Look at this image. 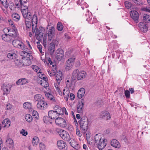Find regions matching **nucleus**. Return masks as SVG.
Returning <instances> with one entry per match:
<instances>
[{"label": "nucleus", "mask_w": 150, "mask_h": 150, "mask_svg": "<svg viewBox=\"0 0 150 150\" xmlns=\"http://www.w3.org/2000/svg\"><path fill=\"white\" fill-rule=\"evenodd\" d=\"M55 33V29L53 26L47 28L46 33L43 37V44L45 47L47 45V35L48 36V42H50L54 38Z\"/></svg>", "instance_id": "1"}, {"label": "nucleus", "mask_w": 150, "mask_h": 150, "mask_svg": "<svg viewBox=\"0 0 150 150\" xmlns=\"http://www.w3.org/2000/svg\"><path fill=\"white\" fill-rule=\"evenodd\" d=\"M79 122L82 130L84 132H86L88 129V120L87 117L83 116L82 117Z\"/></svg>", "instance_id": "2"}, {"label": "nucleus", "mask_w": 150, "mask_h": 150, "mask_svg": "<svg viewBox=\"0 0 150 150\" xmlns=\"http://www.w3.org/2000/svg\"><path fill=\"white\" fill-rule=\"evenodd\" d=\"M79 71L78 69H76L73 71L72 75V79L74 80L77 79L79 80L85 77L86 73L85 71H83L79 72Z\"/></svg>", "instance_id": "3"}, {"label": "nucleus", "mask_w": 150, "mask_h": 150, "mask_svg": "<svg viewBox=\"0 0 150 150\" xmlns=\"http://www.w3.org/2000/svg\"><path fill=\"white\" fill-rule=\"evenodd\" d=\"M45 33V30L44 28L40 27H39V29L36 28L35 34L37 39L38 41H40L41 40H42L43 41V36Z\"/></svg>", "instance_id": "4"}, {"label": "nucleus", "mask_w": 150, "mask_h": 150, "mask_svg": "<svg viewBox=\"0 0 150 150\" xmlns=\"http://www.w3.org/2000/svg\"><path fill=\"white\" fill-rule=\"evenodd\" d=\"M4 32L8 33L9 35L13 38H15L18 35L17 30L16 27L10 28H5L3 29Z\"/></svg>", "instance_id": "5"}, {"label": "nucleus", "mask_w": 150, "mask_h": 150, "mask_svg": "<svg viewBox=\"0 0 150 150\" xmlns=\"http://www.w3.org/2000/svg\"><path fill=\"white\" fill-rule=\"evenodd\" d=\"M32 32H31L29 31V36L31 37L33 36V34L35 33L36 30L37 24L38 23L37 17L36 15L34 14L32 18Z\"/></svg>", "instance_id": "6"}, {"label": "nucleus", "mask_w": 150, "mask_h": 150, "mask_svg": "<svg viewBox=\"0 0 150 150\" xmlns=\"http://www.w3.org/2000/svg\"><path fill=\"white\" fill-rule=\"evenodd\" d=\"M75 58L74 57L70 58L67 60L66 62L65 65V69L67 71L70 70L74 64Z\"/></svg>", "instance_id": "7"}, {"label": "nucleus", "mask_w": 150, "mask_h": 150, "mask_svg": "<svg viewBox=\"0 0 150 150\" xmlns=\"http://www.w3.org/2000/svg\"><path fill=\"white\" fill-rule=\"evenodd\" d=\"M12 45L15 47L23 50H25V45L21 41L19 40H13L12 41Z\"/></svg>", "instance_id": "8"}, {"label": "nucleus", "mask_w": 150, "mask_h": 150, "mask_svg": "<svg viewBox=\"0 0 150 150\" xmlns=\"http://www.w3.org/2000/svg\"><path fill=\"white\" fill-rule=\"evenodd\" d=\"M55 122L58 126L62 127H65L67 123L65 119L62 117H58L55 120Z\"/></svg>", "instance_id": "9"}, {"label": "nucleus", "mask_w": 150, "mask_h": 150, "mask_svg": "<svg viewBox=\"0 0 150 150\" xmlns=\"http://www.w3.org/2000/svg\"><path fill=\"white\" fill-rule=\"evenodd\" d=\"M59 135L66 141L69 140L70 137L68 133L64 130H60L58 132Z\"/></svg>", "instance_id": "10"}, {"label": "nucleus", "mask_w": 150, "mask_h": 150, "mask_svg": "<svg viewBox=\"0 0 150 150\" xmlns=\"http://www.w3.org/2000/svg\"><path fill=\"white\" fill-rule=\"evenodd\" d=\"M148 26V23L143 22H140L138 24V27L140 30L144 33L147 31Z\"/></svg>", "instance_id": "11"}, {"label": "nucleus", "mask_w": 150, "mask_h": 150, "mask_svg": "<svg viewBox=\"0 0 150 150\" xmlns=\"http://www.w3.org/2000/svg\"><path fill=\"white\" fill-rule=\"evenodd\" d=\"M85 103V100L82 99L79 101L77 105V112L78 113H82L83 111V105Z\"/></svg>", "instance_id": "12"}, {"label": "nucleus", "mask_w": 150, "mask_h": 150, "mask_svg": "<svg viewBox=\"0 0 150 150\" xmlns=\"http://www.w3.org/2000/svg\"><path fill=\"white\" fill-rule=\"evenodd\" d=\"M130 16L132 18L136 23L139 22V14L136 11H131L130 13Z\"/></svg>", "instance_id": "13"}, {"label": "nucleus", "mask_w": 150, "mask_h": 150, "mask_svg": "<svg viewBox=\"0 0 150 150\" xmlns=\"http://www.w3.org/2000/svg\"><path fill=\"white\" fill-rule=\"evenodd\" d=\"M75 80L72 79V76L71 78L67 79L65 82L67 86L72 90L74 88V81Z\"/></svg>", "instance_id": "14"}, {"label": "nucleus", "mask_w": 150, "mask_h": 150, "mask_svg": "<svg viewBox=\"0 0 150 150\" xmlns=\"http://www.w3.org/2000/svg\"><path fill=\"white\" fill-rule=\"evenodd\" d=\"M97 144V147L99 150H102L103 149L107 144V140L104 138L99 142Z\"/></svg>", "instance_id": "15"}, {"label": "nucleus", "mask_w": 150, "mask_h": 150, "mask_svg": "<svg viewBox=\"0 0 150 150\" xmlns=\"http://www.w3.org/2000/svg\"><path fill=\"white\" fill-rule=\"evenodd\" d=\"M57 145L58 148L61 150H66L67 148V145L64 141L60 140L57 141Z\"/></svg>", "instance_id": "16"}, {"label": "nucleus", "mask_w": 150, "mask_h": 150, "mask_svg": "<svg viewBox=\"0 0 150 150\" xmlns=\"http://www.w3.org/2000/svg\"><path fill=\"white\" fill-rule=\"evenodd\" d=\"M55 58L58 61L62 59L64 56V53L63 50L60 49H57L56 53Z\"/></svg>", "instance_id": "17"}, {"label": "nucleus", "mask_w": 150, "mask_h": 150, "mask_svg": "<svg viewBox=\"0 0 150 150\" xmlns=\"http://www.w3.org/2000/svg\"><path fill=\"white\" fill-rule=\"evenodd\" d=\"M21 11L24 18L28 20L31 19V13L28 12V9H21Z\"/></svg>", "instance_id": "18"}, {"label": "nucleus", "mask_w": 150, "mask_h": 150, "mask_svg": "<svg viewBox=\"0 0 150 150\" xmlns=\"http://www.w3.org/2000/svg\"><path fill=\"white\" fill-rule=\"evenodd\" d=\"M11 88V86L8 83H4L1 87V89L3 91L4 94H8Z\"/></svg>", "instance_id": "19"}, {"label": "nucleus", "mask_w": 150, "mask_h": 150, "mask_svg": "<svg viewBox=\"0 0 150 150\" xmlns=\"http://www.w3.org/2000/svg\"><path fill=\"white\" fill-rule=\"evenodd\" d=\"M11 124V122L8 119H5L2 122V124L1 125V128H4L6 129L9 127Z\"/></svg>", "instance_id": "20"}, {"label": "nucleus", "mask_w": 150, "mask_h": 150, "mask_svg": "<svg viewBox=\"0 0 150 150\" xmlns=\"http://www.w3.org/2000/svg\"><path fill=\"white\" fill-rule=\"evenodd\" d=\"M47 104L43 100L38 102L37 104V108L39 109L43 110L47 107Z\"/></svg>", "instance_id": "21"}, {"label": "nucleus", "mask_w": 150, "mask_h": 150, "mask_svg": "<svg viewBox=\"0 0 150 150\" xmlns=\"http://www.w3.org/2000/svg\"><path fill=\"white\" fill-rule=\"evenodd\" d=\"M67 141H68L71 146L75 149H79V144L75 140L73 139H71L70 138L69 140Z\"/></svg>", "instance_id": "22"}, {"label": "nucleus", "mask_w": 150, "mask_h": 150, "mask_svg": "<svg viewBox=\"0 0 150 150\" xmlns=\"http://www.w3.org/2000/svg\"><path fill=\"white\" fill-rule=\"evenodd\" d=\"M2 39L4 41L10 42L13 39V38L9 35V34H6L3 35L2 36Z\"/></svg>", "instance_id": "23"}, {"label": "nucleus", "mask_w": 150, "mask_h": 150, "mask_svg": "<svg viewBox=\"0 0 150 150\" xmlns=\"http://www.w3.org/2000/svg\"><path fill=\"white\" fill-rule=\"evenodd\" d=\"M48 115L50 117L52 120L54 119L59 116L57 112H56L54 110H51L48 112Z\"/></svg>", "instance_id": "24"}, {"label": "nucleus", "mask_w": 150, "mask_h": 150, "mask_svg": "<svg viewBox=\"0 0 150 150\" xmlns=\"http://www.w3.org/2000/svg\"><path fill=\"white\" fill-rule=\"evenodd\" d=\"M70 94V90L68 88H66L64 89L63 90V94L64 98L65 100L67 101L69 95Z\"/></svg>", "instance_id": "25"}, {"label": "nucleus", "mask_w": 150, "mask_h": 150, "mask_svg": "<svg viewBox=\"0 0 150 150\" xmlns=\"http://www.w3.org/2000/svg\"><path fill=\"white\" fill-rule=\"evenodd\" d=\"M32 105L30 102H25L23 104V107L26 110H28L29 111L32 110Z\"/></svg>", "instance_id": "26"}, {"label": "nucleus", "mask_w": 150, "mask_h": 150, "mask_svg": "<svg viewBox=\"0 0 150 150\" xmlns=\"http://www.w3.org/2000/svg\"><path fill=\"white\" fill-rule=\"evenodd\" d=\"M40 84L44 87L46 88L48 86L49 83L48 82V80L47 78L42 80L39 79Z\"/></svg>", "instance_id": "27"}, {"label": "nucleus", "mask_w": 150, "mask_h": 150, "mask_svg": "<svg viewBox=\"0 0 150 150\" xmlns=\"http://www.w3.org/2000/svg\"><path fill=\"white\" fill-rule=\"evenodd\" d=\"M100 117L104 118L106 120H108L110 118V113L107 111L102 112L100 114Z\"/></svg>", "instance_id": "28"}, {"label": "nucleus", "mask_w": 150, "mask_h": 150, "mask_svg": "<svg viewBox=\"0 0 150 150\" xmlns=\"http://www.w3.org/2000/svg\"><path fill=\"white\" fill-rule=\"evenodd\" d=\"M54 111L59 115H63L62 108L58 105H55L54 108Z\"/></svg>", "instance_id": "29"}, {"label": "nucleus", "mask_w": 150, "mask_h": 150, "mask_svg": "<svg viewBox=\"0 0 150 150\" xmlns=\"http://www.w3.org/2000/svg\"><path fill=\"white\" fill-rule=\"evenodd\" d=\"M13 62H14L15 66L18 67H21L24 65L22 61L20 59H15L13 61Z\"/></svg>", "instance_id": "30"}, {"label": "nucleus", "mask_w": 150, "mask_h": 150, "mask_svg": "<svg viewBox=\"0 0 150 150\" xmlns=\"http://www.w3.org/2000/svg\"><path fill=\"white\" fill-rule=\"evenodd\" d=\"M111 144L112 146L116 148H119L120 147L119 142L115 139L112 140L111 142Z\"/></svg>", "instance_id": "31"}, {"label": "nucleus", "mask_w": 150, "mask_h": 150, "mask_svg": "<svg viewBox=\"0 0 150 150\" xmlns=\"http://www.w3.org/2000/svg\"><path fill=\"white\" fill-rule=\"evenodd\" d=\"M85 90L83 88H81L78 91L77 97L81 99L84 96L85 93Z\"/></svg>", "instance_id": "32"}, {"label": "nucleus", "mask_w": 150, "mask_h": 150, "mask_svg": "<svg viewBox=\"0 0 150 150\" xmlns=\"http://www.w3.org/2000/svg\"><path fill=\"white\" fill-rule=\"evenodd\" d=\"M32 20L31 21H25V23L27 31H30L32 29Z\"/></svg>", "instance_id": "33"}, {"label": "nucleus", "mask_w": 150, "mask_h": 150, "mask_svg": "<svg viewBox=\"0 0 150 150\" xmlns=\"http://www.w3.org/2000/svg\"><path fill=\"white\" fill-rule=\"evenodd\" d=\"M62 73L61 71H59L57 73L56 78L58 84H59L60 82L62 80Z\"/></svg>", "instance_id": "34"}, {"label": "nucleus", "mask_w": 150, "mask_h": 150, "mask_svg": "<svg viewBox=\"0 0 150 150\" xmlns=\"http://www.w3.org/2000/svg\"><path fill=\"white\" fill-rule=\"evenodd\" d=\"M43 98L42 96L40 94H37L35 95L34 96V100L38 102L43 101Z\"/></svg>", "instance_id": "35"}, {"label": "nucleus", "mask_w": 150, "mask_h": 150, "mask_svg": "<svg viewBox=\"0 0 150 150\" xmlns=\"http://www.w3.org/2000/svg\"><path fill=\"white\" fill-rule=\"evenodd\" d=\"M29 52L28 51L27 52L21 51L19 52V54L22 56V59L26 58L27 57L30 56V54Z\"/></svg>", "instance_id": "36"}, {"label": "nucleus", "mask_w": 150, "mask_h": 150, "mask_svg": "<svg viewBox=\"0 0 150 150\" xmlns=\"http://www.w3.org/2000/svg\"><path fill=\"white\" fill-rule=\"evenodd\" d=\"M7 146L9 148L12 149L13 147L14 144L13 140L10 138L8 139L6 141Z\"/></svg>", "instance_id": "37"}, {"label": "nucleus", "mask_w": 150, "mask_h": 150, "mask_svg": "<svg viewBox=\"0 0 150 150\" xmlns=\"http://www.w3.org/2000/svg\"><path fill=\"white\" fill-rule=\"evenodd\" d=\"M52 120L50 117L45 116L43 117L44 122L47 124H51Z\"/></svg>", "instance_id": "38"}, {"label": "nucleus", "mask_w": 150, "mask_h": 150, "mask_svg": "<svg viewBox=\"0 0 150 150\" xmlns=\"http://www.w3.org/2000/svg\"><path fill=\"white\" fill-rule=\"evenodd\" d=\"M54 49V44L53 42L51 43L48 49V50L50 52L51 54H53L55 51Z\"/></svg>", "instance_id": "39"}, {"label": "nucleus", "mask_w": 150, "mask_h": 150, "mask_svg": "<svg viewBox=\"0 0 150 150\" xmlns=\"http://www.w3.org/2000/svg\"><path fill=\"white\" fill-rule=\"evenodd\" d=\"M8 57L11 59H13V60L16 58L17 56L15 53H10L7 54Z\"/></svg>", "instance_id": "40"}, {"label": "nucleus", "mask_w": 150, "mask_h": 150, "mask_svg": "<svg viewBox=\"0 0 150 150\" xmlns=\"http://www.w3.org/2000/svg\"><path fill=\"white\" fill-rule=\"evenodd\" d=\"M103 138H104L103 137H101L100 134H97L94 136V139L96 143H98Z\"/></svg>", "instance_id": "41"}, {"label": "nucleus", "mask_w": 150, "mask_h": 150, "mask_svg": "<svg viewBox=\"0 0 150 150\" xmlns=\"http://www.w3.org/2000/svg\"><path fill=\"white\" fill-rule=\"evenodd\" d=\"M12 17L13 19L16 21H19L20 18V16L18 13H13Z\"/></svg>", "instance_id": "42"}, {"label": "nucleus", "mask_w": 150, "mask_h": 150, "mask_svg": "<svg viewBox=\"0 0 150 150\" xmlns=\"http://www.w3.org/2000/svg\"><path fill=\"white\" fill-rule=\"evenodd\" d=\"M149 22H150V16L146 14H144L143 16V22L148 23Z\"/></svg>", "instance_id": "43"}, {"label": "nucleus", "mask_w": 150, "mask_h": 150, "mask_svg": "<svg viewBox=\"0 0 150 150\" xmlns=\"http://www.w3.org/2000/svg\"><path fill=\"white\" fill-rule=\"evenodd\" d=\"M25 60L24 63H23L24 65L25 66H29L31 64V61L30 60L29 56L27 57V58L23 59Z\"/></svg>", "instance_id": "44"}, {"label": "nucleus", "mask_w": 150, "mask_h": 150, "mask_svg": "<svg viewBox=\"0 0 150 150\" xmlns=\"http://www.w3.org/2000/svg\"><path fill=\"white\" fill-rule=\"evenodd\" d=\"M39 141V139L38 137H35L32 140V144L34 146H36Z\"/></svg>", "instance_id": "45"}, {"label": "nucleus", "mask_w": 150, "mask_h": 150, "mask_svg": "<svg viewBox=\"0 0 150 150\" xmlns=\"http://www.w3.org/2000/svg\"><path fill=\"white\" fill-rule=\"evenodd\" d=\"M32 68L34 71L37 73L38 74L41 72V70L37 66L32 65Z\"/></svg>", "instance_id": "46"}, {"label": "nucleus", "mask_w": 150, "mask_h": 150, "mask_svg": "<svg viewBox=\"0 0 150 150\" xmlns=\"http://www.w3.org/2000/svg\"><path fill=\"white\" fill-rule=\"evenodd\" d=\"M25 119L26 120L29 122H31L33 120V117L30 114H26L25 116Z\"/></svg>", "instance_id": "47"}, {"label": "nucleus", "mask_w": 150, "mask_h": 150, "mask_svg": "<svg viewBox=\"0 0 150 150\" xmlns=\"http://www.w3.org/2000/svg\"><path fill=\"white\" fill-rule=\"evenodd\" d=\"M63 28L62 23L60 22H58L57 25V28L59 31L62 30Z\"/></svg>", "instance_id": "48"}, {"label": "nucleus", "mask_w": 150, "mask_h": 150, "mask_svg": "<svg viewBox=\"0 0 150 150\" xmlns=\"http://www.w3.org/2000/svg\"><path fill=\"white\" fill-rule=\"evenodd\" d=\"M38 77L41 79V80L44 79H45V78H47L45 76V74H42L41 72H40V73H38Z\"/></svg>", "instance_id": "49"}, {"label": "nucleus", "mask_w": 150, "mask_h": 150, "mask_svg": "<svg viewBox=\"0 0 150 150\" xmlns=\"http://www.w3.org/2000/svg\"><path fill=\"white\" fill-rule=\"evenodd\" d=\"M1 3L5 8H8V3L7 0H0Z\"/></svg>", "instance_id": "50"}, {"label": "nucleus", "mask_w": 150, "mask_h": 150, "mask_svg": "<svg viewBox=\"0 0 150 150\" xmlns=\"http://www.w3.org/2000/svg\"><path fill=\"white\" fill-rule=\"evenodd\" d=\"M65 127H66V129L70 131H72L74 130L73 126L70 124H67Z\"/></svg>", "instance_id": "51"}, {"label": "nucleus", "mask_w": 150, "mask_h": 150, "mask_svg": "<svg viewBox=\"0 0 150 150\" xmlns=\"http://www.w3.org/2000/svg\"><path fill=\"white\" fill-rule=\"evenodd\" d=\"M125 6L127 9L129 8L132 6L131 3L128 1H125Z\"/></svg>", "instance_id": "52"}, {"label": "nucleus", "mask_w": 150, "mask_h": 150, "mask_svg": "<svg viewBox=\"0 0 150 150\" xmlns=\"http://www.w3.org/2000/svg\"><path fill=\"white\" fill-rule=\"evenodd\" d=\"M39 146L40 150H44L45 148V145L42 143H41L39 144Z\"/></svg>", "instance_id": "53"}, {"label": "nucleus", "mask_w": 150, "mask_h": 150, "mask_svg": "<svg viewBox=\"0 0 150 150\" xmlns=\"http://www.w3.org/2000/svg\"><path fill=\"white\" fill-rule=\"evenodd\" d=\"M20 133L22 134L23 135L25 136H26L28 134L27 131L23 129L20 131Z\"/></svg>", "instance_id": "54"}, {"label": "nucleus", "mask_w": 150, "mask_h": 150, "mask_svg": "<svg viewBox=\"0 0 150 150\" xmlns=\"http://www.w3.org/2000/svg\"><path fill=\"white\" fill-rule=\"evenodd\" d=\"M8 22L9 25L12 27L14 28L15 27L13 21L10 19H8Z\"/></svg>", "instance_id": "55"}, {"label": "nucleus", "mask_w": 150, "mask_h": 150, "mask_svg": "<svg viewBox=\"0 0 150 150\" xmlns=\"http://www.w3.org/2000/svg\"><path fill=\"white\" fill-rule=\"evenodd\" d=\"M76 134L79 137H81V133L80 132L79 129H78V127L76 128Z\"/></svg>", "instance_id": "56"}, {"label": "nucleus", "mask_w": 150, "mask_h": 150, "mask_svg": "<svg viewBox=\"0 0 150 150\" xmlns=\"http://www.w3.org/2000/svg\"><path fill=\"white\" fill-rule=\"evenodd\" d=\"M125 94L127 98H129L130 97V92L128 90H126L125 92Z\"/></svg>", "instance_id": "57"}, {"label": "nucleus", "mask_w": 150, "mask_h": 150, "mask_svg": "<svg viewBox=\"0 0 150 150\" xmlns=\"http://www.w3.org/2000/svg\"><path fill=\"white\" fill-rule=\"evenodd\" d=\"M26 4H20V5L21 6V7L23 9H25L28 10V6L26 5Z\"/></svg>", "instance_id": "58"}, {"label": "nucleus", "mask_w": 150, "mask_h": 150, "mask_svg": "<svg viewBox=\"0 0 150 150\" xmlns=\"http://www.w3.org/2000/svg\"><path fill=\"white\" fill-rule=\"evenodd\" d=\"M26 42L27 45L28 46L29 48V52H30L31 51V50L32 49V47L31 46V45L30 44V42L29 41L26 40Z\"/></svg>", "instance_id": "59"}, {"label": "nucleus", "mask_w": 150, "mask_h": 150, "mask_svg": "<svg viewBox=\"0 0 150 150\" xmlns=\"http://www.w3.org/2000/svg\"><path fill=\"white\" fill-rule=\"evenodd\" d=\"M9 7L12 10V8L14 6L13 3L11 2H9L8 4Z\"/></svg>", "instance_id": "60"}, {"label": "nucleus", "mask_w": 150, "mask_h": 150, "mask_svg": "<svg viewBox=\"0 0 150 150\" xmlns=\"http://www.w3.org/2000/svg\"><path fill=\"white\" fill-rule=\"evenodd\" d=\"M22 85L26 84L28 83V81L25 78L22 79Z\"/></svg>", "instance_id": "61"}, {"label": "nucleus", "mask_w": 150, "mask_h": 150, "mask_svg": "<svg viewBox=\"0 0 150 150\" xmlns=\"http://www.w3.org/2000/svg\"><path fill=\"white\" fill-rule=\"evenodd\" d=\"M132 1L136 4L140 5L141 4L140 0H132Z\"/></svg>", "instance_id": "62"}, {"label": "nucleus", "mask_w": 150, "mask_h": 150, "mask_svg": "<svg viewBox=\"0 0 150 150\" xmlns=\"http://www.w3.org/2000/svg\"><path fill=\"white\" fill-rule=\"evenodd\" d=\"M69 98L71 100H73L74 99L75 96L74 94L71 93L70 94Z\"/></svg>", "instance_id": "63"}, {"label": "nucleus", "mask_w": 150, "mask_h": 150, "mask_svg": "<svg viewBox=\"0 0 150 150\" xmlns=\"http://www.w3.org/2000/svg\"><path fill=\"white\" fill-rule=\"evenodd\" d=\"M48 72L49 75H50L51 76H54L56 74L55 73L52 71H48Z\"/></svg>", "instance_id": "64"}]
</instances>
